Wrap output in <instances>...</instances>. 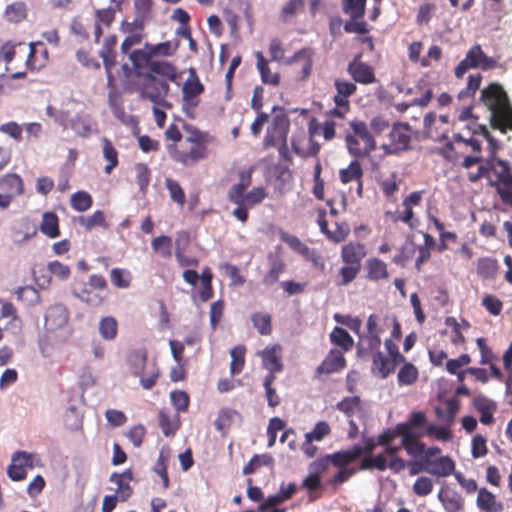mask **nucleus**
<instances>
[{"label": "nucleus", "mask_w": 512, "mask_h": 512, "mask_svg": "<svg viewBox=\"0 0 512 512\" xmlns=\"http://www.w3.org/2000/svg\"><path fill=\"white\" fill-rule=\"evenodd\" d=\"M481 100L490 111V123L494 129H512V107L503 88L496 83L482 90Z\"/></svg>", "instance_id": "obj_1"}, {"label": "nucleus", "mask_w": 512, "mask_h": 512, "mask_svg": "<svg viewBox=\"0 0 512 512\" xmlns=\"http://www.w3.org/2000/svg\"><path fill=\"white\" fill-rule=\"evenodd\" d=\"M349 126L345 136L348 152L355 157L368 156L375 150L376 143L367 125L361 121H352Z\"/></svg>", "instance_id": "obj_2"}, {"label": "nucleus", "mask_w": 512, "mask_h": 512, "mask_svg": "<svg viewBox=\"0 0 512 512\" xmlns=\"http://www.w3.org/2000/svg\"><path fill=\"white\" fill-rule=\"evenodd\" d=\"M490 170L497 174L499 182V184L491 182V185L497 186L498 192L504 200L512 202V174L509 164L504 160L495 159L492 154L491 160H488L485 165H481L478 172L485 176Z\"/></svg>", "instance_id": "obj_3"}, {"label": "nucleus", "mask_w": 512, "mask_h": 512, "mask_svg": "<svg viewBox=\"0 0 512 512\" xmlns=\"http://www.w3.org/2000/svg\"><path fill=\"white\" fill-rule=\"evenodd\" d=\"M384 346L388 356H384L381 351H377L373 355L372 363V372L382 379L387 378L398 365L405 361L404 356L399 353L398 346L392 339H386Z\"/></svg>", "instance_id": "obj_4"}, {"label": "nucleus", "mask_w": 512, "mask_h": 512, "mask_svg": "<svg viewBox=\"0 0 512 512\" xmlns=\"http://www.w3.org/2000/svg\"><path fill=\"white\" fill-rule=\"evenodd\" d=\"M128 365L131 373L140 377V384L144 389H151L159 376V370L155 365L146 371L147 353L145 350H136L130 353L128 357Z\"/></svg>", "instance_id": "obj_5"}, {"label": "nucleus", "mask_w": 512, "mask_h": 512, "mask_svg": "<svg viewBox=\"0 0 512 512\" xmlns=\"http://www.w3.org/2000/svg\"><path fill=\"white\" fill-rule=\"evenodd\" d=\"M41 457L36 453L17 451L12 455L11 464L8 466L7 474L13 481H21L26 477L27 469L41 467Z\"/></svg>", "instance_id": "obj_6"}, {"label": "nucleus", "mask_w": 512, "mask_h": 512, "mask_svg": "<svg viewBox=\"0 0 512 512\" xmlns=\"http://www.w3.org/2000/svg\"><path fill=\"white\" fill-rule=\"evenodd\" d=\"M496 66V60L488 57L479 45L473 46L466 54V57L458 64L455 69L457 78H461L470 68H481L488 70Z\"/></svg>", "instance_id": "obj_7"}, {"label": "nucleus", "mask_w": 512, "mask_h": 512, "mask_svg": "<svg viewBox=\"0 0 512 512\" xmlns=\"http://www.w3.org/2000/svg\"><path fill=\"white\" fill-rule=\"evenodd\" d=\"M188 73V78L182 87V106L186 114L190 115V111L199 103L198 96L204 91V86L200 82L194 68H189Z\"/></svg>", "instance_id": "obj_8"}, {"label": "nucleus", "mask_w": 512, "mask_h": 512, "mask_svg": "<svg viewBox=\"0 0 512 512\" xmlns=\"http://www.w3.org/2000/svg\"><path fill=\"white\" fill-rule=\"evenodd\" d=\"M289 129V120L285 115H276L273 119L272 126L268 128L264 138L266 147L281 145L280 153L286 146V139Z\"/></svg>", "instance_id": "obj_9"}, {"label": "nucleus", "mask_w": 512, "mask_h": 512, "mask_svg": "<svg viewBox=\"0 0 512 512\" xmlns=\"http://www.w3.org/2000/svg\"><path fill=\"white\" fill-rule=\"evenodd\" d=\"M169 93V84L166 80H159L152 74H147L142 95L151 102L165 105V98Z\"/></svg>", "instance_id": "obj_10"}, {"label": "nucleus", "mask_w": 512, "mask_h": 512, "mask_svg": "<svg viewBox=\"0 0 512 512\" xmlns=\"http://www.w3.org/2000/svg\"><path fill=\"white\" fill-rule=\"evenodd\" d=\"M396 431L399 436L402 437L401 447H403L409 455L416 457L424 453L425 445L417 440L421 436V433L412 431L409 425L405 423L398 424Z\"/></svg>", "instance_id": "obj_11"}, {"label": "nucleus", "mask_w": 512, "mask_h": 512, "mask_svg": "<svg viewBox=\"0 0 512 512\" xmlns=\"http://www.w3.org/2000/svg\"><path fill=\"white\" fill-rule=\"evenodd\" d=\"M69 321V312L62 304L49 307L45 314V328L48 331H56L64 328Z\"/></svg>", "instance_id": "obj_12"}, {"label": "nucleus", "mask_w": 512, "mask_h": 512, "mask_svg": "<svg viewBox=\"0 0 512 512\" xmlns=\"http://www.w3.org/2000/svg\"><path fill=\"white\" fill-rule=\"evenodd\" d=\"M455 463L449 456L437 459H425V472L437 476L447 477L454 471Z\"/></svg>", "instance_id": "obj_13"}, {"label": "nucleus", "mask_w": 512, "mask_h": 512, "mask_svg": "<svg viewBox=\"0 0 512 512\" xmlns=\"http://www.w3.org/2000/svg\"><path fill=\"white\" fill-rule=\"evenodd\" d=\"M0 191L5 193L11 200L21 195L24 191L21 177L15 173L6 174L0 178Z\"/></svg>", "instance_id": "obj_14"}, {"label": "nucleus", "mask_w": 512, "mask_h": 512, "mask_svg": "<svg viewBox=\"0 0 512 512\" xmlns=\"http://www.w3.org/2000/svg\"><path fill=\"white\" fill-rule=\"evenodd\" d=\"M280 349L279 345H273L268 346L263 351L257 353L262 357L264 368L272 373L280 372L283 369L279 355Z\"/></svg>", "instance_id": "obj_15"}, {"label": "nucleus", "mask_w": 512, "mask_h": 512, "mask_svg": "<svg viewBox=\"0 0 512 512\" xmlns=\"http://www.w3.org/2000/svg\"><path fill=\"white\" fill-rule=\"evenodd\" d=\"M345 366V359L341 351L332 350L324 361L318 366L316 373L320 374H330L334 372H338L343 369Z\"/></svg>", "instance_id": "obj_16"}, {"label": "nucleus", "mask_w": 512, "mask_h": 512, "mask_svg": "<svg viewBox=\"0 0 512 512\" xmlns=\"http://www.w3.org/2000/svg\"><path fill=\"white\" fill-rule=\"evenodd\" d=\"M438 499L447 512H458L463 508V498L456 491L445 487L438 493Z\"/></svg>", "instance_id": "obj_17"}, {"label": "nucleus", "mask_w": 512, "mask_h": 512, "mask_svg": "<svg viewBox=\"0 0 512 512\" xmlns=\"http://www.w3.org/2000/svg\"><path fill=\"white\" fill-rule=\"evenodd\" d=\"M389 138L395 150H405L411 139L409 126L403 123L395 124L389 133Z\"/></svg>", "instance_id": "obj_18"}, {"label": "nucleus", "mask_w": 512, "mask_h": 512, "mask_svg": "<svg viewBox=\"0 0 512 512\" xmlns=\"http://www.w3.org/2000/svg\"><path fill=\"white\" fill-rule=\"evenodd\" d=\"M312 56V50L306 48L296 52L292 57L286 59L284 63L288 65L299 63L302 69L301 79L304 80L311 74L313 65Z\"/></svg>", "instance_id": "obj_19"}, {"label": "nucleus", "mask_w": 512, "mask_h": 512, "mask_svg": "<svg viewBox=\"0 0 512 512\" xmlns=\"http://www.w3.org/2000/svg\"><path fill=\"white\" fill-rule=\"evenodd\" d=\"M380 346V337L365 332L363 335H360V340L358 343V354L362 358H366L368 356L373 357L374 353L380 351Z\"/></svg>", "instance_id": "obj_20"}, {"label": "nucleus", "mask_w": 512, "mask_h": 512, "mask_svg": "<svg viewBox=\"0 0 512 512\" xmlns=\"http://www.w3.org/2000/svg\"><path fill=\"white\" fill-rule=\"evenodd\" d=\"M366 255L365 246L360 243H349L342 248L341 257L346 264L360 266Z\"/></svg>", "instance_id": "obj_21"}, {"label": "nucleus", "mask_w": 512, "mask_h": 512, "mask_svg": "<svg viewBox=\"0 0 512 512\" xmlns=\"http://www.w3.org/2000/svg\"><path fill=\"white\" fill-rule=\"evenodd\" d=\"M348 71L353 79L359 83L369 84L374 81V73L372 69L362 62H352L348 66Z\"/></svg>", "instance_id": "obj_22"}, {"label": "nucleus", "mask_w": 512, "mask_h": 512, "mask_svg": "<svg viewBox=\"0 0 512 512\" xmlns=\"http://www.w3.org/2000/svg\"><path fill=\"white\" fill-rule=\"evenodd\" d=\"M73 293L81 301L91 306H99L103 301L102 295L93 288H91L89 285L75 287Z\"/></svg>", "instance_id": "obj_23"}, {"label": "nucleus", "mask_w": 512, "mask_h": 512, "mask_svg": "<svg viewBox=\"0 0 512 512\" xmlns=\"http://www.w3.org/2000/svg\"><path fill=\"white\" fill-rule=\"evenodd\" d=\"M159 424L165 436H172L180 427L179 416L177 413L171 415L162 410L159 413Z\"/></svg>", "instance_id": "obj_24"}, {"label": "nucleus", "mask_w": 512, "mask_h": 512, "mask_svg": "<svg viewBox=\"0 0 512 512\" xmlns=\"http://www.w3.org/2000/svg\"><path fill=\"white\" fill-rule=\"evenodd\" d=\"M478 506L488 512H502L503 505L495 500V496L485 488L480 489L477 497Z\"/></svg>", "instance_id": "obj_25"}, {"label": "nucleus", "mask_w": 512, "mask_h": 512, "mask_svg": "<svg viewBox=\"0 0 512 512\" xmlns=\"http://www.w3.org/2000/svg\"><path fill=\"white\" fill-rule=\"evenodd\" d=\"M40 231L49 238H56L59 236L58 217L55 213L45 212L43 214Z\"/></svg>", "instance_id": "obj_26"}, {"label": "nucleus", "mask_w": 512, "mask_h": 512, "mask_svg": "<svg viewBox=\"0 0 512 512\" xmlns=\"http://www.w3.org/2000/svg\"><path fill=\"white\" fill-rule=\"evenodd\" d=\"M459 411V403L455 399L447 400L443 407H436L435 412L440 421L446 424L454 422L455 416Z\"/></svg>", "instance_id": "obj_27"}, {"label": "nucleus", "mask_w": 512, "mask_h": 512, "mask_svg": "<svg viewBox=\"0 0 512 512\" xmlns=\"http://www.w3.org/2000/svg\"><path fill=\"white\" fill-rule=\"evenodd\" d=\"M164 77V80H170L176 82L177 72L174 66L166 61H153L150 63V73Z\"/></svg>", "instance_id": "obj_28"}, {"label": "nucleus", "mask_w": 512, "mask_h": 512, "mask_svg": "<svg viewBox=\"0 0 512 512\" xmlns=\"http://www.w3.org/2000/svg\"><path fill=\"white\" fill-rule=\"evenodd\" d=\"M27 16V6L24 2H13L9 4L4 12V17L12 23H19Z\"/></svg>", "instance_id": "obj_29"}, {"label": "nucleus", "mask_w": 512, "mask_h": 512, "mask_svg": "<svg viewBox=\"0 0 512 512\" xmlns=\"http://www.w3.org/2000/svg\"><path fill=\"white\" fill-rule=\"evenodd\" d=\"M256 58L257 68L261 74L262 81L266 84L277 85L279 83V76L278 74L270 71L267 59L261 52L256 53Z\"/></svg>", "instance_id": "obj_30"}, {"label": "nucleus", "mask_w": 512, "mask_h": 512, "mask_svg": "<svg viewBox=\"0 0 512 512\" xmlns=\"http://www.w3.org/2000/svg\"><path fill=\"white\" fill-rule=\"evenodd\" d=\"M118 323L112 316H106L99 322V333L104 340L111 341L116 338Z\"/></svg>", "instance_id": "obj_31"}, {"label": "nucleus", "mask_w": 512, "mask_h": 512, "mask_svg": "<svg viewBox=\"0 0 512 512\" xmlns=\"http://www.w3.org/2000/svg\"><path fill=\"white\" fill-rule=\"evenodd\" d=\"M363 176V170L359 161H352L347 168H343L339 171V177L343 184L351 181H359Z\"/></svg>", "instance_id": "obj_32"}, {"label": "nucleus", "mask_w": 512, "mask_h": 512, "mask_svg": "<svg viewBox=\"0 0 512 512\" xmlns=\"http://www.w3.org/2000/svg\"><path fill=\"white\" fill-rule=\"evenodd\" d=\"M70 128L81 137H88L93 132V125L87 118L75 116L69 120Z\"/></svg>", "instance_id": "obj_33"}, {"label": "nucleus", "mask_w": 512, "mask_h": 512, "mask_svg": "<svg viewBox=\"0 0 512 512\" xmlns=\"http://www.w3.org/2000/svg\"><path fill=\"white\" fill-rule=\"evenodd\" d=\"M330 340L333 344L341 347L343 350H349L353 345V339L348 332L341 328L335 327L330 334Z\"/></svg>", "instance_id": "obj_34"}, {"label": "nucleus", "mask_w": 512, "mask_h": 512, "mask_svg": "<svg viewBox=\"0 0 512 512\" xmlns=\"http://www.w3.org/2000/svg\"><path fill=\"white\" fill-rule=\"evenodd\" d=\"M244 354L245 347L242 345L236 346L231 349V363H230V373L232 376L239 374L244 367Z\"/></svg>", "instance_id": "obj_35"}, {"label": "nucleus", "mask_w": 512, "mask_h": 512, "mask_svg": "<svg viewBox=\"0 0 512 512\" xmlns=\"http://www.w3.org/2000/svg\"><path fill=\"white\" fill-rule=\"evenodd\" d=\"M280 239L285 242L293 251L302 255H308L309 247H307L302 241L295 235L289 234L285 231H280Z\"/></svg>", "instance_id": "obj_36"}, {"label": "nucleus", "mask_w": 512, "mask_h": 512, "mask_svg": "<svg viewBox=\"0 0 512 512\" xmlns=\"http://www.w3.org/2000/svg\"><path fill=\"white\" fill-rule=\"evenodd\" d=\"M367 268L368 277L371 280H379L388 277L386 264L377 258L369 260L367 263Z\"/></svg>", "instance_id": "obj_37"}, {"label": "nucleus", "mask_w": 512, "mask_h": 512, "mask_svg": "<svg viewBox=\"0 0 512 512\" xmlns=\"http://www.w3.org/2000/svg\"><path fill=\"white\" fill-rule=\"evenodd\" d=\"M103 157L108 162L104 171L110 174L112 169L118 164V154L111 142L106 138L103 139Z\"/></svg>", "instance_id": "obj_38"}, {"label": "nucleus", "mask_w": 512, "mask_h": 512, "mask_svg": "<svg viewBox=\"0 0 512 512\" xmlns=\"http://www.w3.org/2000/svg\"><path fill=\"white\" fill-rule=\"evenodd\" d=\"M110 482L117 485L116 493L120 501H126L132 494V488L127 480H123L122 476H118L117 473H113L110 476Z\"/></svg>", "instance_id": "obj_39"}, {"label": "nucleus", "mask_w": 512, "mask_h": 512, "mask_svg": "<svg viewBox=\"0 0 512 512\" xmlns=\"http://www.w3.org/2000/svg\"><path fill=\"white\" fill-rule=\"evenodd\" d=\"M337 409L350 418L360 411V398L358 396L345 398L337 404Z\"/></svg>", "instance_id": "obj_40"}, {"label": "nucleus", "mask_w": 512, "mask_h": 512, "mask_svg": "<svg viewBox=\"0 0 512 512\" xmlns=\"http://www.w3.org/2000/svg\"><path fill=\"white\" fill-rule=\"evenodd\" d=\"M363 453V447H361L360 445H355L350 450L334 453V458L336 459L337 463H341V465H346L351 461L359 458Z\"/></svg>", "instance_id": "obj_41"}, {"label": "nucleus", "mask_w": 512, "mask_h": 512, "mask_svg": "<svg viewBox=\"0 0 512 512\" xmlns=\"http://www.w3.org/2000/svg\"><path fill=\"white\" fill-rule=\"evenodd\" d=\"M186 241L187 238L185 236H179L176 239V259L180 266H197L198 260L196 258L186 256L181 248L182 243L185 244Z\"/></svg>", "instance_id": "obj_42"}, {"label": "nucleus", "mask_w": 512, "mask_h": 512, "mask_svg": "<svg viewBox=\"0 0 512 512\" xmlns=\"http://www.w3.org/2000/svg\"><path fill=\"white\" fill-rule=\"evenodd\" d=\"M71 205L77 211H86L92 205L91 196L84 191H79L71 196Z\"/></svg>", "instance_id": "obj_43"}, {"label": "nucleus", "mask_w": 512, "mask_h": 512, "mask_svg": "<svg viewBox=\"0 0 512 512\" xmlns=\"http://www.w3.org/2000/svg\"><path fill=\"white\" fill-rule=\"evenodd\" d=\"M331 463H333L336 466H342L341 463H337L336 459L334 458V454H331L326 455L325 457H322L312 462L309 466V470L310 472L320 476L321 473L325 472L328 469Z\"/></svg>", "instance_id": "obj_44"}, {"label": "nucleus", "mask_w": 512, "mask_h": 512, "mask_svg": "<svg viewBox=\"0 0 512 512\" xmlns=\"http://www.w3.org/2000/svg\"><path fill=\"white\" fill-rule=\"evenodd\" d=\"M110 280L118 288H128L131 274L124 269L113 268L110 272Z\"/></svg>", "instance_id": "obj_45"}, {"label": "nucleus", "mask_w": 512, "mask_h": 512, "mask_svg": "<svg viewBox=\"0 0 512 512\" xmlns=\"http://www.w3.org/2000/svg\"><path fill=\"white\" fill-rule=\"evenodd\" d=\"M252 322L257 331L262 335L271 332V317L267 313H256L252 316Z\"/></svg>", "instance_id": "obj_46"}, {"label": "nucleus", "mask_w": 512, "mask_h": 512, "mask_svg": "<svg viewBox=\"0 0 512 512\" xmlns=\"http://www.w3.org/2000/svg\"><path fill=\"white\" fill-rule=\"evenodd\" d=\"M171 238L168 236H159L153 239L152 247L158 252L163 258H169L172 255L171 250Z\"/></svg>", "instance_id": "obj_47"}, {"label": "nucleus", "mask_w": 512, "mask_h": 512, "mask_svg": "<svg viewBox=\"0 0 512 512\" xmlns=\"http://www.w3.org/2000/svg\"><path fill=\"white\" fill-rule=\"evenodd\" d=\"M344 10L354 19L364 15L366 0H343Z\"/></svg>", "instance_id": "obj_48"}, {"label": "nucleus", "mask_w": 512, "mask_h": 512, "mask_svg": "<svg viewBox=\"0 0 512 512\" xmlns=\"http://www.w3.org/2000/svg\"><path fill=\"white\" fill-rule=\"evenodd\" d=\"M418 372L411 363H405L398 373V380L401 384L411 385L417 379Z\"/></svg>", "instance_id": "obj_49"}, {"label": "nucleus", "mask_w": 512, "mask_h": 512, "mask_svg": "<svg viewBox=\"0 0 512 512\" xmlns=\"http://www.w3.org/2000/svg\"><path fill=\"white\" fill-rule=\"evenodd\" d=\"M134 171L140 191L145 192L150 182V171L148 167L142 163H138L134 166Z\"/></svg>", "instance_id": "obj_50"}, {"label": "nucleus", "mask_w": 512, "mask_h": 512, "mask_svg": "<svg viewBox=\"0 0 512 512\" xmlns=\"http://www.w3.org/2000/svg\"><path fill=\"white\" fill-rule=\"evenodd\" d=\"M497 270V263L491 258H481L478 260L477 272L484 278L492 277Z\"/></svg>", "instance_id": "obj_51"}, {"label": "nucleus", "mask_w": 512, "mask_h": 512, "mask_svg": "<svg viewBox=\"0 0 512 512\" xmlns=\"http://www.w3.org/2000/svg\"><path fill=\"white\" fill-rule=\"evenodd\" d=\"M165 185L169 191L171 199L182 206L185 203V193L179 183L168 178L165 181Z\"/></svg>", "instance_id": "obj_52"}, {"label": "nucleus", "mask_w": 512, "mask_h": 512, "mask_svg": "<svg viewBox=\"0 0 512 512\" xmlns=\"http://www.w3.org/2000/svg\"><path fill=\"white\" fill-rule=\"evenodd\" d=\"M284 263L280 259H274L271 263V268L269 272L264 276L263 282L266 285H272L275 283L280 274L283 272Z\"/></svg>", "instance_id": "obj_53"}, {"label": "nucleus", "mask_w": 512, "mask_h": 512, "mask_svg": "<svg viewBox=\"0 0 512 512\" xmlns=\"http://www.w3.org/2000/svg\"><path fill=\"white\" fill-rule=\"evenodd\" d=\"M79 223L84 226L86 229L91 230L95 226H104L105 225V217L102 211L98 210L93 213V215L84 217L81 216L79 218Z\"/></svg>", "instance_id": "obj_54"}, {"label": "nucleus", "mask_w": 512, "mask_h": 512, "mask_svg": "<svg viewBox=\"0 0 512 512\" xmlns=\"http://www.w3.org/2000/svg\"><path fill=\"white\" fill-rule=\"evenodd\" d=\"M330 433V426L325 421H319L315 424L312 431L305 434V438H310L313 441H321L326 435Z\"/></svg>", "instance_id": "obj_55"}, {"label": "nucleus", "mask_w": 512, "mask_h": 512, "mask_svg": "<svg viewBox=\"0 0 512 512\" xmlns=\"http://www.w3.org/2000/svg\"><path fill=\"white\" fill-rule=\"evenodd\" d=\"M266 197V192L261 187L253 188L249 193L245 194L243 205L251 208L261 203Z\"/></svg>", "instance_id": "obj_56"}, {"label": "nucleus", "mask_w": 512, "mask_h": 512, "mask_svg": "<svg viewBox=\"0 0 512 512\" xmlns=\"http://www.w3.org/2000/svg\"><path fill=\"white\" fill-rule=\"evenodd\" d=\"M433 481L429 477H419L413 485V491L418 496H426L432 492Z\"/></svg>", "instance_id": "obj_57"}, {"label": "nucleus", "mask_w": 512, "mask_h": 512, "mask_svg": "<svg viewBox=\"0 0 512 512\" xmlns=\"http://www.w3.org/2000/svg\"><path fill=\"white\" fill-rule=\"evenodd\" d=\"M171 402L178 412L186 411L189 405L188 394L184 391H173L170 394Z\"/></svg>", "instance_id": "obj_58"}, {"label": "nucleus", "mask_w": 512, "mask_h": 512, "mask_svg": "<svg viewBox=\"0 0 512 512\" xmlns=\"http://www.w3.org/2000/svg\"><path fill=\"white\" fill-rule=\"evenodd\" d=\"M383 331L384 325L381 323L380 317L376 314H371L366 323V333L380 337Z\"/></svg>", "instance_id": "obj_59"}, {"label": "nucleus", "mask_w": 512, "mask_h": 512, "mask_svg": "<svg viewBox=\"0 0 512 512\" xmlns=\"http://www.w3.org/2000/svg\"><path fill=\"white\" fill-rule=\"evenodd\" d=\"M283 428H284V422L280 418L274 417L270 420L268 428H267V434L269 436L268 447L274 446L275 441H276L277 432L282 430Z\"/></svg>", "instance_id": "obj_60"}, {"label": "nucleus", "mask_w": 512, "mask_h": 512, "mask_svg": "<svg viewBox=\"0 0 512 512\" xmlns=\"http://www.w3.org/2000/svg\"><path fill=\"white\" fill-rule=\"evenodd\" d=\"M481 82V75H471L469 76L467 87L461 90L458 94L459 99H463L473 95L476 90L479 88Z\"/></svg>", "instance_id": "obj_61"}, {"label": "nucleus", "mask_w": 512, "mask_h": 512, "mask_svg": "<svg viewBox=\"0 0 512 512\" xmlns=\"http://www.w3.org/2000/svg\"><path fill=\"white\" fill-rule=\"evenodd\" d=\"M150 51L146 52L144 50H134L129 54V59L133 63L135 68H143L145 65L149 63L150 60Z\"/></svg>", "instance_id": "obj_62"}, {"label": "nucleus", "mask_w": 512, "mask_h": 512, "mask_svg": "<svg viewBox=\"0 0 512 512\" xmlns=\"http://www.w3.org/2000/svg\"><path fill=\"white\" fill-rule=\"evenodd\" d=\"M16 294L18 295V298L26 299L32 304L40 302V295L32 286L20 287L17 289Z\"/></svg>", "instance_id": "obj_63"}, {"label": "nucleus", "mask_w": 512, "mask_h": 512, "mask_svg": "<svg viewBox=\"0 0 512 512\" xmlns=\"http://www.w3.org/2000/svg\"><path fill=\"white\" fill-rule=\"evenodd\" d=\"M105 417L112 427L122 426L127 421L126 415L122 411L115 409H108L105 412Z\"/></svg>", "instance_id": "obj_64"}]
</instances>
